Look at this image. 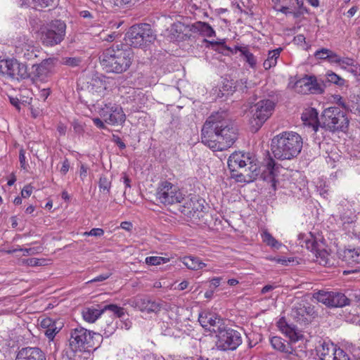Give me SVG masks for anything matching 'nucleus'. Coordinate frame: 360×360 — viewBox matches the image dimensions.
Instances as JSON below:
<instances>
[{"instance_id":"nucleus-6","label":"nucleus","mask_w":360,"mask_h":360,"mask_svg":"<svg viewBox=\"0 0 360 360\" xmlns=\"http://www.w3.org/2000/svg\"><path fill=\"white\" fill-rule=\"evenodd\" d=\"M127 44L134 48H146L156 39V34L148 23L132 25L125 34Z\"/></svg>"},{"instance_id":"nucleus-49","label":"nucleus","mask_w":360,"mask_h":360,"mask_svg":"<svg viewBox=\"0 0 360 360\" xmlns=\"http://www.w3.org/2000/svg\"><path fill=\"white\" fill-rule=\"evenodd\" d=\"M19 251L23 252V255H32L39 253L41 251V247H34L30 248H19Z\"/></svg>"},{"instance_id":"nucleus-60","label":"nucleus","mask_w":360,"mask_h":360,"mask_svg":"<svg viewBox=\"0 0 360 360\" xmlns=\"http://www.w3.org/2000/svg\"><path fill=\"white\" fill-rule=\"evenodd\" d=\"M9 101L18 110H20V101L17 97L8 96Z\"/></svg>"},{"instance_id":"nucleus-57","label":"nucleus","mask_w":360,"mask_h":360,"mask_svg":"<svg viewBox=\"0 0 360 360\" xmlns=\"http://www.w3.org/2000/svg\"><path fill=\"white\" fill-rule=\"evenodd\" d=\"M221 281V277H214V278H212L210 281V288L213 289L214 290V289L216 288L219 286Z\"/></svg>"},{"instance_id":"nucleus-18","label":"nucleus","mask_w":360,"mask_h":360,"mask_svg":"<svg viewBox=\"0 0 360 360\" xmlns=\"http://www.w3.org/2000/svg\"><path fill=\"white\" fill-rule=\"evenodd\" d=\"M210 43L212 45H219V51L226 56L236 53L237 51H239L245 57V61L250 65V67L253 68L256 65V59L254 55L250 53L246 47H240L236 46L234 49H231L225 44V41L224 40L221 41H210Z\"/></svg>"},{"instance_id":"nucleus-64","label":"nucleus","mask_w":360,"mask_h":360,"mask_svg":"<svg viewBox=\"0 0 360 360\" xmlns=\"http://www.w3.org/2000/svg\"><path fill=\"white\" fill-rule=\"evenodd\" d=\"M27 264L32 266L41 265L40 260L37 258H30L27 259Z\"/></svg>"},{"instance_id":"nucleus-42","label":"nucleus","mask_w":360,"mask_h":360,"mask_svg":"<svg viewBox=\"0 0 360 360\" xmlns=\"http://www.w3.org/2000/svg\"><path fill=\"white\" fill-rule=\"evenodd\" d=\"M81 61V59L77 57H64L61 60V63L74 68L79 66Z\"/></svg>"},{"instance_id":"nucleus-13","label":"nucleus","mask_w":360,"mask_h":360,"mask_svg":"<svg viewBox=\"0 0 360 360\" xmlns=\"http://www.w3.org/2000/svg\"><path fill=\"white\" fill-rule=\"evenodd\" d=\"M314 297L329 307H343L349 305V299L347 293L339 291L319 290L314 295Z\"/></svg>"},{"instance_id":"nucleus-56","label":"nucleus","mask_w":360,"mask_h":360,"mask_svg":"<svg viewBox=\"0 0 360 360\" xmlns=\"http://www.w3.org/2000/svg\"><path fill=\"white\" fill-rule=\"evenodd\" d=\"M56 321L51 319V318H45L41 321L40 325L43 328L47 329L52 324H53Z\"/></svg>"},{"instance_id":"nucleus-24","label":"nucleus","mask_w":360,"mask_h":360,"mask_svg":"<svg viewBox=\"0 0 360 360\" xmlns=\"http://www.w3.org/2000/svg\"><path fill=\"white\" fill-rule=\"evenodd\" d=\"M109 112L110 115L108 117V124L114 125L115 124L124 122L126 116L120 105L110 103Z\"/></svg>"},{"instance_id":"nucleus-55","label":"nucleus","mask_w":360,"mask_h":360,"mask_svg":"<svg viewBox=\"0 0 360 360\" xmlns=\"http://www.w3.org/2000/svg\"><path fill=\"white\" fill-rule=\"evenodd\" d=\"M33 188L30 185H27L24 186L21 191V195L22 198H26L31 195L32 193Z\"/></svg>"},{"instance_id":"nucleus-33","label":"nucleus","mask_w":360,"mask_h":360,"mask_svg":"<svg viewBox=\"0 0 360 360\" xmlns=\"http://www.w3.org/2000/svg\"><path fill=\"white\" fill-rule=\"evenodd\" d=\"M112 179L103 174L101 176L98 181V187L101 191L110 194L111 188Z\"/></svg>"},{"instance_id":"nucleus-12","label":"nucleus","mask_w":360,"mask_h":360,"mask_svg":"<svg viewBox=\"0 0 360 360\" xmlns=\"http://www.w3.org/2000/svg\"><path fill=\"white\" fill-rule=\"evenodd\" d=\"M156 195L159 201L164 205H172L181 202L184 200L178 187L167 181L160 183Z\"/></svg>"},{"instance_id":"nucleus-32","label":"nucleus","mask_w":360,"mask_h":360,"mask_svg":"<svg viewBox=\"0 0 360 360\" xmlns=\"http://www.w3.org/2000/svg\"><path fill=\"white\" fill-rule=\"evenodd\" d=\"M58 0H32L33 6L38 10L46 8H54Z\"/></svg>"},{"instance_id":"nucleus-54","label":"nucleus","mask_w":360,"mask_h":360,"mask_svg":"<svg viewBox=\"0 0 360 360\" xmlns=\"http://www.w3.org/2000/svg\"><path fill=\"white\" fill-rule=\"evenodd\" d=\"M114 5L118 7H122L127 5L134 4L136 0H112Z\"/></svg>"},{"instance_id":"nucleus-22","label":"nucleus","mask_w":360,"mask_h":360,"mask_svg":"<svg viewBox=\"0 0 360 360\" xmlns=\"http://www.w3.org/2000/svg\"><path fill=\"white\" fill-rule=\"evenodd\" d=\"M339 257L348 265L360 264V248L349 247L339 252Z\"/></svg>"},{"instance_id":"nucleus-62","label":"nucleus","mask_w":360,"mask_h":360,"mask_svg":"<svg viewBox=\"0 0 360 360\" xmlns=\"http://www.w3.org/2000/svg\"><path fill=\"white\" fill-rule=\"evenodd\" d=\"M110 275L111 274H109V273L101 274V275L95 277L92 280H91L90 282L94 283V282H101V281H103L108 279L110 277Z\"/></svg>"},{"instance_id":"nucleus-16","label":"nucleus","mask_w":360,"mask_h":360,"mask_svg":"<svg viewBox=\"0 0 360 360\" xmlns=\"http://www.w3.org/2000/svg\"><path fill=\"white\" fill-rule=\"evenodd\" d=\"M314 307L305 302H297L294 304L291 311V316L300 324H308L309 318L314 314Z\"/></svg>"},{"instance_id":"nucleus-41","label":"nucleus","mask_w":360,"mask_h":360,"mask_svg":"<svg viewBox=\"0 0 360 360\" xmlns=\"http://www.w3.org/2000/svg\"><path fill=\"white\" fill-rule=\"evenodd\" d=\"M304 243L307 249L310 250L313 254H314L316 252V250L319 248V243L312 236H311L310 238L306 239L304 240Z\"/></svg>"},{"instance_id":"nucleus-61","label":"nucleus","mask_w":360,"mask_h":360,"mask_svg":"<svg viewBox=\"0 0 360 360\" xmlns=\"http://www.w3.org/2000/svg\"><path fill=\"white\" fill-rule=\"evenodd\" d=\"M69 169H70V162H69L68 159L65 158L64 160V161L63 162L62 167H61L60 171L63 175H65L68 173Z\"/></svg>"},{"instance_id":"nucleus-20","label":"nucleus","mask_w":360,"mask_h":360,"mask_svg":"<svg viewBox=\"0 0 360 360\" xmlns=\"http://www.w3.org/2000/svg\"><path fill=\"white\" fill-rule=\"evenodd\" d=\"M15 360H46L45 353L37 347H25L20 349Z\"/></svg>"},{"instance_id":"nucleus-48","label":"nucleus","mask_w":360,"mask_h":360,"mask_svg":"<svg viewBox=\"0 0 360 360\" xmlns=\"http://www.w3.org/2000/svg\"><path fill=\"white\" fill-rule=\"evenodd\" d=\"M355 62V60L349 57L346 58H340V61L339 63V65L342 69L347 70L349 67L352 66V64Z\"/></svg>"},{"instance_id":"nucleus-46","label":"nucleus","mask_w":360,"mask_h":360,"mask_svg":"<svg viewBox=\"0 0 360 360\" xmlns=\"http://www.w3.org/2000/svg\"><path fill=\"white\" fill-rule=\"evenodd\" d=\"M335 103L340 107L342 108V110L346 112L348 111L352 112V109L350 108L349 105L344 101L343 98L340 95H336L334 97Z\"/></svg>"},{"instance_id":"nucleus-15","label":"nucleus","mask_w":360,"mask_h":360,"mask_svg":"<svg viewBox=\"0 0 360 360\" xmlns=\"http://www.w3.org/2000/svg\"><path fill=\"white\" fill-rule=\"evenodd\" d=\"M279 165L272 158H269L265 162L259 166L258 178L269 182L273 187L276 186V177L278 172Z\"/></svg>"},{"instance_id":"nucleus-34","label":"nucleus","mask_w":360,"mask_h":360,"mask_svg":"<svg viewBox=\"0 0 360 360\" xmlns=\"http://www.w3.org/2000/svg\"><path fill=\"white\" fill-rule=\"evenodd\" d=\"M262 236L263 241L269 246L277 250L281 246V243L274 238L269 232L266 231H264Z\"/></svg>"},{"instance_id":"nucleus-37","label":"nucleus","mask_w":360,"mask_h":360,"mask_svg":"<svg viewBox=\"0 0 360 360\" xmlns=\"http://www.w3.org/2000/svg\"><path fill=\"white\" fill-rule=\"evenodd\" d=\"M106 311L112 312L113 314L118 318L122 317L125 314V311L123 307H119L115 304L104 305V312Z\"/></svg>"},{"instance_id":"nucleus-14","label":"nucleus","mask_w":360,"mask_h":360,"mask_svg":"<svg viewBox=\"0 0 360 360\" xmlns=\"http://www.w3.org/2000/svg\"><path fill=\"white\" fill-rule=\"evenodd\" d=\"M316 352L321 360H349L348 355L333 344L323 342Z\"/></svg>"},{"instance_id":"nucleus-21","label":"nucleus","mask_w":360,"mask_h":360,"mask_svg":"<svg viewBox=\"0 0 360 360\" xmlns=\"http://www.w3.org/2000/svg\"><path fill=\"white\" fill-rule=\"evenodd\" d=\"M204 208V205L199 200L193 202L191 199L185 202L181 212L189 217L200 218L202 217V212Z\"/></svg>"},{"instance_id":"nucleus-1","label":"nucleus","mask_w":360,"mask_h":360,"mask_svg":"<svg viewBox=\"0 0 360 360\" xmlns=\"http://www.w3.org/2000/svg\"><path fill=\"white\" fill-rule=\"evenodd\" d=\"M237 138V129L225 111L212 113L201 130L202 143L214 151L226 150L235 143Z\"/></svg>"},{"instance_id":"nucleus-17","label":"nucleus","mask_w":360,"mask_h":360,"mask_svg":"<svg viewBox=\"0 0 360 360\" xmlns=\"http://www.w3.org/2000/svg\"><path fill=\"white\" fill-rule=\"evenodd\" d=\"M198 321L201 326L206 330L210 331L215 334L219 333V331L226 325L224 321L222 319L216 314L211 313L200 314L198 317Z\"/></svg>"},{"instance_id":"nucleus-5","label":"nucleus","mask_w":360,"mask_h":360,"mask_svg":"<svg viewBox=\"0 0 360 360\" xmlns=\"http://www.w3.org/2000/svg\"><path fill=\"white\" fill-rule=\"evenodd\" d=\"M349 125V119L345 111L338 107L326 108L319 120V126L331 133H345Z\"/></svg>"},{"instance_id":"nucleus-9","label":"nucleus","mask_w":360,"mask_h":360,"mask_svg":"<svg viewBox=\"0 0 360 360\" xmlns=\"http://www.w3.org/2000/svg\"><path fill=\"white\" fill-rule=\"evenodd\" d=\"M216 348L219 351H233L242 344V337L239 331L226 325L216 334Z\"/></svg>"},{"instance_id":"nucleus-58","label":"nucleus","mask_w":360,"mask_h":360,"mask_svg":"<svg viewBox=\"0 0 360 360\" xmlns=\"http://www.w3.org/2000/svg\"><path fill=\"white\" fill-rule=\"evenodd\" d=\"M19 161L20 163V166L22 168H26V162H25V151L24 149H20L19 152Z\"/></svg>"},{"instance_id":"nucleus-47","label":"nucleus","mask_w":360,"mask_h":360,"mask_svg":"<svg viewBox=\"0 0 360 360\" xmlns=\"http://www.w3.org/2000/svg\"><path fill=\"white\" fill-rule=\"evenodd\" d=\"M328 53H330V49L323 48L319 50H317L314 53V56L316 59L327 60L328 57Z\"/></svg>"},{"instance_id":"nucleus-31","label":"nucleus","mask_w":360,"mask_h":360,"mask_svg":"<svg viewBox=\"0 0 360 360\" xmlns=\"http://www.w3.org/2000/svg\"><path fill=\"white\" fill-rule=\"evenodd\" d=\"M309 86L310 87L309 93L322 94L324 91L326 85L319 83L315 76H309Z\"/></svg>"},{"instance_id":"nucleus-10","label":"nucleus","mask_w":360,"mask_h":360,"mask_svg":"<svg viewBox=\"0 0 360 360\" xmlns=\"http://www.w3.org/2000/svg\"><path fill=\"white\" fill-rule=\"evenodd\" d=\"M270 344L275 350L283 353L285 358L288 360H300L306 356V351L303 345L301 344L294 345L281 337H272L270 338Z\"/></svg>"},{"instance_id":"nucleus-2","label":"nucleus","mask_w":360,"mask_h":360,"mask_svg":"<svg viewBox=\"0 0 360 360\" xmlns=\"http://www.w3.org/2000/svg\"><path fill=\"white\" fill-rule=\"evenodd\" d=\"M231 177L240 183H250L258 177L259 165L250 153H233L228 159Z\"/></svg>"},{"instance_id":"nucleus-59","label":"nucleus","mask_w":360,"mask_h":360,"mask_svg":"<svg viewBox=\"0 0 360 360\" xmlns=\"http://www.w3.org/2000/svg\"><path fill=\"white\" fill-rule=\"evenodd\" d=\"M112 141L114 143H115L117 146L123 150L126 148V145L125 143L122 141V139L117 135H113L112 136Z\"/></svg>"},{"instance_id":"nucleus-53","label":"nucleus","mask_w":360,"mask_h":360,"mask_svg":"<svg viewBox=\"0 0 360 360\" xmlns=\"http://www.w3.org/2000/svg\"><path fill=\"white\" fill-rule=\"evenodd\" d=\"M84 234L85 236H101L104 234V231L101 228H94L91 231L85 232Z\"/></svg>"},{"instance_id":"nucleus-7","label":"nucleus","mask_w":360,"mask_h":360,"mask_svg":"<svg viewBox=\"0 0 360 360\" xmlns=\"http://www.w3.org/2000/svg\"><path fill=\"white\" fill-rule=\"evenodd\" d=\"M101 340V334L78 326L71 330L70 347L75 352L85 350L95 347Z\"/></svg>"},{"instance_id":"nucleus-11","label":"nucleus","mask_w":360,"mask_h":360,"mask_svg":"<svg viewBox=\"0 0 360 360\" xmlns=\"http://www.w3.org/2000/svg\"><path fill=\"white\" fill-rule=\"evenodd\" d=\"M275 108V103L269 99L258 101L251 107L252 117L250 124L255 131H257L271 115Z\"/></svg>"},{"instance_id":"nucleus-3","label":"nucleus","mask_w":360,"mask_h":360,"mask_svg":"<svg viewBox=\"0 0 360 360\" xmlns=\"http://www.w3.org/2000/svg\"><path fill=\"white\" fill-rule=\"evenodd\" d=\"M133 53L130 49H123L122 44L112 45L103 51L99 57L103 69L117 74L127 71L131 65Z\"/></svg>"},{"instance_id":"nucleus-19","label":"nucleus","mask_w":360,"mask_h":360,"mask_svg":"<svg viewBox=\"0 0 360 360\" xmlns=\"http://www.w3.org/2000/svg\"><path fill=\"white\" fill-rule=\"evenodd\" d=\"M131 305L143 312L158 313L160 311L161 304L147 296L136 297Z\"/></svg>"},{"instance_id":"nucleus-38","label":"nucleus","mask_w":360,"mask_h":360,"mask_svg":"<svg viewBox=\"0 0 360 360\" xmlns=\"http://www.w3.org/2000/svg\"><path fill=\"white\" fill-rule=\"evenodd\" d=\"M17 68V72L15 76V79L20 80V79H25L30 77V74L28 73L27 67L25 64L18 63Z\"/></svg>"},{"instance_id":"nucleus-44","label":"nucleus","mask_w":360,"mask_h":360,"mask_svg":"<svg viewBox=\"0 0 360 360\" xmlns=\"http://www.w3.org/2000/svg\"><path fill=\"white\" fill-rule=\"evenodd\" d=\"M282 50L283 49L281 48H278L269 51L267 59L270 61V63L276 65L277 60Z\"/></svg>"},{"instance_id":"nucleus-28","label":"nucleus","mask_w":360,"mask_h":360,"mask_svg":"<svg viewBox=\"0 0 360 360\" xmlns=\"http://www.w3.org/2000/svg\"><path fill=\"white\" fill-rule=\"evenodd\" d=\"M98 307V308L88 307L83 311L82 316L86 321L94 323L104 313V306Z\"/></svg>"},{"instance_id":"nucleus-26","label":"nucleus","mask_w":360,"mask_h":360,"mask_svg":"<svg viewBox=\"0 0 360 360\" xmlns=\"http://www.w3.org/2000/svg\"><path fill=\"white\" fill-rule=\"evenodd\" d=\"M191 31L198 33L203 37H212L215 36V31L207 22L198 21L191 25Z\"/></svg>"},{"instance_id":"nucleus-45","label":"nucleus","mask_w":360,"mask_h":360,"mask_svg":"<svg viewBox=\"0 0 360 360\" xmlns=\"http://www.w3.org/2000/svg\"><path fill=\"white\" fill-rule=\"evenodd\" d=\"M347 298L349 299V305L354 302L358 306H360V290L358 291H347Z\"/></svg>"},{"instance_id":"nucleus-52","label":"nucleus","mask_w":360,"mask_h":360,"mask_svg":"<svg viewBox=\"0 0 360 360\" xmlns=\"http://www.w3.org/2000/svg\"><path fill=\"white\" fill-rule=\"evenodd\" d=\"M340 56H338L337 53L333 52V51L330 50V53H328V57L327 60L330 63H336L339 65V63L340 61Z\"/></svg>"},{"instance_id":"nucleus-25","label":"nucleus","mask_w":360,"mask_h":360,"mask_svg":"<svg viewBox=\"0 0 360 360\" xmlns=\"http://www.w3.org/2000/svg\"><path fill=\"white\" fill-rule=\"evenodd\" d=\"M279 327L281 328L282 332L286 335L289 338V342L292 343L294 345H298L299 341L302 339V335H299L296 331L294 327L289 326L287 323L279 321ZM301 345H303V343H300Z\"/></svg>"},{"instance_id":"nucleus-51","label":"nucleus","mask_w":360,"mask_h":360,"mask_svg":"<svg viewBox=\"0 0 360 360\" xmlns=\"http://www.w3.org/2000/svg\"><path fill=\"white\" fill-rule=\"evenodd\" d=\"M347 70L351 72L354 76L357 77L360 75V65L355 61L352 64V66L349 67Z\"/></svg>"},{"instance_id":"nucleus-27","label":"nucleus","mask_w":360,"mask_h":360,"mask_svg":"<svg viewBox=\"0 0 360 360\" xmlns=\"http://www.w3.org/2000/svg\"><path fill=\"white\" fill-rule=\"evenodd\" d=\"M88 89L90 91L101 93L106 89L105 77L101 75H94L88 83Z\"/></svg>"},{"instance_id":"nucleus-8","label":"nucleus","mask_w":360,"mask_h":360,"mask_svg":"<svg viewBox=\"0 0 360 360\" xmlns=\"http://www.w3.org/2000/svg\"><path fill=\"white\" fill-rule=\"evenodd\" d=\"M66 24L61 20H53L41 29V41L46 46L60 44L66 34Z\"/></svg>"},{"instance_id":"nucleus-30","label":"nucleus","mask_w":360,"mask_h":360,"mask_svg":"<svg viewBox=\"0 0 360 360\" xmlns=\"http://www.w3.org/2000/svg\"><path fill=\"white\" fill-rule=\"evenodd\" d=\"M309 77L305 76L298 79L294 84V89L296 92L302 94H307L310 91L309 86Z\"/></svg>"},{"instance_id":"nucleus-43","label":"nucleus","mask_w":360,"mask_h":360,"mask_svg":"<svg viewBox=\"0 0 360 360\" xmlns=\"http://www.w3.org/2000/svg\"><path fill=\"white\" fill-rule=\"evenodd\" d=\"M314 255L317 259H320V260L319 261V264L323 265H326L328 264L327 260L328 254L326 250L321 249L319 248Z\"/></svg>"},{"instance_id":"nucleus-40","label":"nucleus","mask_w":360,"mask_h":360,"mask_svg":"<svg viewBox=\"0 0 360 360\" xmlns=\"http://www.w3.org/2000/svg\"><path fill=\"white\" fill-rule=\"evenodd\" d=\"M168 261V258L158 256H151L146 258V263L151 266H157L161 264H165Z\"/></svg>"},{"instance_id":"nucleus-29","label":"nucleus","mask_w":360,"mask_h":360,"mask_svg":"<svg viewBox=\"0 0 360 360\" xmlns=\"http://www.w3.org/2000/svg\"><path fill=\"white\" fill-rule=\"evenodd\" d=\"M182 262L188 269L194 271L202 269L206 266L198 257L194 256L184 257Z\"/></svg>"},{"instance_id":"nucleus-39","label":"nucleus","mask_w":360,"mask_h":360,"mask_svg":"<svg viewBox=\"0 0 360 360\" xmlns=\"http://www.w3.org/2000/svg\"><path fill=\"white\" fill-rule=\"evenodd\" d=\"M61 322L58 323L56 321L53 324H52L50 327H49L45 330V335L48 337L49 339L53 340L56 335L60 331L61 329Z\"/></svg>"},{"instance_id":"nucleus-23","label":"nucleus","mask_w":360,"mask_h":360,"mask_svg":"<svg viewBox=\"0 0 360 360\" xmlns=\"http://www.w3.org/2000/svg\"><path fill=\"white\" fill-rule=\"evenodd\" d=\"M18 61L16 59H6L0 61V74L15 79Z\"/></svg>"},{"instance_id":"nucleus-63","label":"nucleus","mask_w":360,"mask_h":360,"mask_svg":"<svg viewBox=\"0 0 360 360\" xmlns=\"http://www.w3.org/2000/svg\"><path fill=\"white\" fill-rule=\"evenodd\" d=\"M94 124L99 129H106L104 122L98 117L92 120Z\"/></svg>"},{"instance_id":"nucleus-36","label":"nucleus","mask_w":360,"mask_h":360,"mask_svg":"<svg viewBox=\"0 0 360 360\" xmlns=\"http://www.w3.org/2000/svg\"><path fill=\"white\" fill-rule=\"evenodd\" d=\"M326 82L333 83L342 86L345 84V79L333 72V71H328L326 74Z\"/></svg>"},{"instance_id":"nucleus-4","label":"nucleus","mask_w":360,"mask_h":360,"mask_svg":"<svg viewBox=\"0 0 360 360\" xmlns=\"http://www.w3.org/2000/svg\"><path fill=\"white\" fill-rule=\"evenodd\" d=\"M302 145V138L297 133L284 131L272 139L271 149L276 159L291 160L300 153Z\"/></svg>"},{"instance_id":"nucleus-35","label":"nucleus","mask_w":360,"mask_h":360,"mask_svg":"<svg viewBox=\"0 0 360 360\" xmlns=\"http://www.w3.org/2000/svg\"><path fill=\"white\" fill-rule=\"evenodd\" d=\"M46 64L47 61L44 60L39 65H32V68L34 69L33 71L34 77L40 78L47 75L49 70L46 67Z\"/></svg>"},{"instance_id":"nucleus-50","label":"nucleus","mask_w":360,"mask_h":360,"mask_svg":"<svg viewBox=\"0 0 360 360\" xmlns=\"http://www.w3.org/2000/svg\"><path fill=\"white\" fill-rule=\"evenodd\" d=\"M110 103L108 104H105L104 107L102 108L99 112L100 115L103 118L104 121L106 123H108V117L110 115Z\"/></svg>"}]
</instances>
